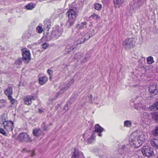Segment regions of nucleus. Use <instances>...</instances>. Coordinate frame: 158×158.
Here are the masks:
<instances>
[{
	"mask_svg": "<svg viewBox=\"0 0 158 158\" xmlns=\"http://www.w3.org/2000/svg\"><path fill=\"white\" fill-rule=\"evenodd\" d=\"M145 139L143 133L140 131L133 132L131 136L129 141L130 144L136 148H138L142 144Z\"/></svg>",
	"mask_w": 158,
	"mask_h": 158,
	"instance_id": "obj_1",
	"label": "nucleus"
},
{
	"mask_svg": "<svg viewBox=\"0 0 158 158\" xmlns=\"http://www.w3.org/2000/svg\"><path fill=\"white\" fill-rule=\"evenodd\" d=\"M66 15L68 17L67 22L70 26L73 25L74 23L77 16V13L76 11V9H70L66 13Z\"/></svg>",
	"mask_w": 158,
	"mask_h": 158,
	"instance_id": "obj_2",
	"label": "nucleus"
},
{
	"mask_svg": "<svg viewBox=\"0 0 158 158\" xmlns=\"http://www.w3.org/2000/svg\"><path fill=\"white\" fill-rule=\"evenodd\" d=\"M141 150L143 155L148 157H151L154 154L153 149L149 146L143 147Z\"/></svg>",
	"mask_w": 158,
	"mask_h": 158,
	"instance_id": "obj_3",
	"label": "nucleus"
},
{
	"mask_svg": "<svg viewBox=\"0 0 158 158\" xmlns=\"http://www.w3.org/2000/svg\"><path fill=\"white\" fill-rule=\"evenodd\" d=\"M23 52V59L26 63H28L31 59V54L29 50L24 48L22 50Z\"/></svg>",
	"mask_w": 158,
	"mask_h": 158,
	"instance_id": "obj_4",
	"label": "nucleus"
},
{
	"mask_svg": "<svg viewBox=\"0 0 158 158\" xmlns=\"http://www.w3.org/2000/svg\"><path fill=\"white\" fill-rule=\"evenodd\" d=\"M135 40L134 38H130L125 40L123 43L125 48H129L133 47L135 45Z\"/></svg>",
	"mask_w": 158,
	"mask_h": 158,
	"instance_id": "obj_5",
	"label": "nucleus"
},
{
	"mask_svg": "<svg viewBox=\"0 0 158 158\" xmlns=\"http://www.w3.org/2000/svg\"><path fill=\"white\" fill-rule=\"evenodd\" d=\"M2 124L3 125L4 129L8 131L12 130L14 126V123L10 121H5L3 122Z\"/></svg>",
	"mask_w": 158,
	"mask_h": 158,
	"instance_id": "obj_6",
	"label": "nucleus"
},
{
	"mask_svg": "<svg viewBox=\"0 0 158 158\" xmlns=\"http://www.w3.org/2000/svg\"><path fill=\"white\" fill-rule=\"evenodd\" d=\"M18 139L20 141L27 142L30 141V139L28 135L26 133H22L20 134L18 137Z\"/></svg>",
	"mask_w": 158,
	"mask_h": 158,
	"instance_id": "obj_7",
	"label": "nucleus"
},
{
	"mask_svg": "<svg viewBox=\"0 0 158 158\" xmlns=\"http://www.w3.org/2000/svg\"><path fill=\"white\" fill-rule=\"evenodd\" d=\"M72 158H79V157L81 158H83L84 157L83 153L77 148L74 149L73 151L72 152Z\"/></svg>",
	"mask_w": 158,
	"mask_h": 158,
	"instance_id": "obj_8",
	"label": "nucleus"
},
{
	"mask_svg": "<svg viewBox=\"0 0 158 158\" xmlns=\"http://www.w3.org/2000/svg\"><path fill=\"white\" fill-rule=\"evenodd\" d=\"M24 103L27 105H30L32 103V100H35L34 97L33 96H27L23 98Z\"/></svg>",
	"mask_w": 158,
	"mask_h": 158,
	"instance_id": "obj_9",
	"label": "nucleus"
},
{
	"mask_svg": "<svg viewBox=\"0 0 158 158\" xmlns=\"http://www.w3.org/2000/svg\"><path fill=\"white\" fill-rule=\"evenodd\" d=\"M156 85H150L149 87V91L152 96L156 95L158 93V90L156 87Z\"/></svg>",
	"mask_w": 158,
	"mask_h": 158,
	"instance_id": "obj_10",
	"label": "nucleus"
},
{
	"mask_svg": "<svg viewBox=\"0 0 158 158\" xmlns=\"http://www.w3.org/2000/svg\"><path fill=\"white\" fill-rule=\"evenodd\" d=\"M74 80L73 79H71L68 83L66 84L64 87L62 88L57 93L59 94V93H62L67 90L70 87L71 85L73 83Z\"/></svg>",
	"mask_w": 158,
	"mask_h": 158,
	"instance_id": "obj_11",
	"label": "nucleus"
},
{
	"mask_svg": "<svg viewBox=\"0 0 158 158\" xmlns=\"http://www.w3.org/2000/svg\"><path fill=\"white\" fill-rule=\"evenodd\" d=\"M62 32V29L59 26H57L55 29L53 31L52 35L55 36L57 38L61 35Z\"/></svg>",
	"mask_w": 158,
	"mask_h": 158,
	"instance_id": "obj_12",
	"label": "nucleus"
},
{
	"mask_svg": "<svg viewBox=\"0 0 158 158\" xmlns=\"http://www.w3.org/2000/svg\"><path fill=\"white\" fill-rule=\"evenodd\" d=\"M103 128L102 127L98 124H96L95 126V131L98 133V135L101 137L102 135L101 133L103 131Z\"/></svg>",
	"mask_w": 158,
	"mask_h": 158,
	"instance_id": "obj_13",
	"label": "nucleus"
},
{
	"mask_svg": "<svg viewBox=\"0 0 158 158\" xmlns=\"http://www.w3.org/2000/svg\"><path fill=\"white\" fill-rule=\"evenodd\" d=\"M48 78L46 76H40L39 78V82L41 85L45 84L48 81Z\"/></svg>",
	"mask_w": 158,
	"mask_h": 158,
	"instance_id": "obj_14",
	"label": "nucleus"
},
{
	"mask_svg": "<svg viewBox=\"0 0 158 158\" xmlns=\"http://www.w3.org/2000/svg\"><path fill=\"white\" fill-rule=\"evenodd\" d=\"M90 37V36L89 35V34L88 33H87L85 34L83 38L81 39H80L79 40L77 41V43L75 44L77 45L78 44H80L84 43L85 42V40H88Z\"/></svg>",
	"mask_w": 158,
	"mask_h": 158,
	"instance_id": "obj_15",
	"label": "nucleus"
},
{
	"mask_svg": "<svg viewBox=\"0 0 158 158\" xmlns=\"http://www.w3.org/2000/svg\"><path fill=\"white\" fill-rule=\"evenodd\" d=\"M4 93L5 95L8 97L11 96L13 94V89L11 86H9L4 90Z\"/></svg>",
	"mask_w": 158,
	"mask_h": 158,
	"instance_id": "obj_16",
	"label": "nucleus"
},
{
	"mask_svg": "<svg viewBox=\"0 0 158 158\" xmlns=\"http://www.w3.org/2000/svg\"><path fill=\"white\" fill-rule=\"evenodd\" d=\"M124 0H114V3L115 8H119L124 2Z\"/></svg>",
	"mask_w": 158,
	"mask_h": 158,
	"instance_id": "obj_17",
	"label": "nucleus"
},
{
	"mask_svg": "<svg viewBox=\"0 0 158 158\" xmlns=\"http://www.w3.org/2000/svg\"><path fill=\"white\" fill-rule=\"evenodd\" d=\"M151 145L154 148L158 149V139H154L151 141Z\"/></svg>",
	"mask_w": 158,
	"mask_h": 158,
	"instance_id": "obj_18",
	"label": "nucleus"
},
{
	"mask_svg": "<svg viewBox=\"0 0 158 158\" xmlns=\"http://www.w3.org/2000/svg\"><path fill=\"white\" fill-rule=\"evenodd\" d=\"M51 21L49 19H46L44 21V27L48 29L51 26Z\"/></svg>",
	"mask_w": 158,
	"mask_h": 158,
	"instance_id": "obj_19",
	"label": "nucleus"
},
{
	"mask_svg": "<svg viewBox=\"0 0 158 158\" xmlns=\"http://www.w3.org/2000/svg\"><path fill=\"white\" fill-rule=\"evenodd\" d=\"M35 6V4L33 3H30L25 6L26 9L29 10H31L34 8Z\"/></svg>",
	"mask_w": 158,
	"mask_h": 158,
	"instance_id": "obj_20",
	"label": "nucleus"
},
{
	"mask_svg": "<svg viewBox=\"0 0 158 158\" xmlns=\"http://www.w3.org/2000/svg\"><path fill=\"white\" fill-rule=\"evenodd\" d=\"M149 109L151 110H158V101L155 103H154L153 105L150 106Z\"/></svg>",
	"mask_w": 158,
	"mask_h": 158,
	"instance_id": "obj_21",
	"label": "nucleus"
},
{
	"mask_svg": "<svg viewBox=\"0 0 158 158\" xmlns=\"http://www.w3.org/2000/svg\"><path fill=\"white\" fill-rule=\"evenodd\" d=\"M86 22H84L78 24L77 27L80 29H83L86 27Z\"/></svg>",
	"mask_w": 158,
	"mask_h": 158,
	"instance_id": "obj_22",
	"label": "nucleus"
},
{
	"mask_svg": "<svg viewBox=\"0 0 158 158\" xmlns=\"http://www.w3.org/2000/svg\"><path fill=\"white\" fill-rule=\"evenodd\" d=\"M75 48V47L73 45H68L66 47L65 50L66 52L69 53L72 50H73Z\"/></svg>",
	"mask_w": 158,
	"mask_h": 158,
	"instance_id": "obj_23",
	"label": "nucleus"
},
{
	"mask_svg": "<svg viewBox=\"0 0 158 158\" xmlns=\"http://www.w3.org/2000/svg\"><path fill=\"white\" fill-rule=\"evenodd\" d=\"M124 126L127 127H130L132 126V123L130 120H126L124 122Z\"/></svg>",
	"mask_w": 158,
	"mask_h": 158,
	"instance_id": "obj_24",
	"label": "nucleus"
},
{
	"mask_svg": "<svg viewBox=\"0 0 158 158\" xmlns=\"http://www.w3.org/2000/svg\"><path fill=\"white\" fill-rule=\"evenodd\" d=\"M73 99V100L74 101L75 98H73V96L72 97L71 99L69 102H68L64 106V110H68V105H70L71 104V100Z\"/></svg>",
	"mask_w": 158,
	"mask_h": 158,
	"instance_id": "obj_25",
	"label": "nucleus"
},
{
	"mask_svg": "<svg viewBox=\"0 0 158 158\" xmlns=\"http://www.w3.org/2000/svg\"><path fill=\"white\" fill-rule=\"evenodd\" d=\"M148 64H151L155 62L153 60V57L152 56L148 57L147 59Z\"/></svg>",
	"mask_w": 158,
	"mask_h": 158,
	"instance_id": "obj_26",
	"label": "nucleus"
},
{
	"mask_svg": "<svg viewBox=\"0 0 158 158\" xmlns=\"http://www.w3.org/2000/svg\"><path fill=\"white\" fill-rule=\"evenodd\" d=\"M95 137L94 135V132H93L91 136L88 139V142L89 143H92L95 140Z\"/></svg>",
	"mask_w": 158,
	"mask_h": 158,
	"instance_id": "obj_27",
	"label": "nucleus"
},
{
	"mask_svg": "<svg viewBox=\"0 0 158 158\" xmlns=\"http://www.w3.org/2000/svg\"><path fill=\"white\" fill-rule=\"evenodd\" d=\"M153 119L158 121V112L153 113L152 114Z\"/></svg>",
	"mask_w": 158,
	"mask_h": 158,
	"instance_id": "obj_28",
	"label": "nucleus"
},
{
	"mask_svg": "<svg viewBox=\"0 0 158 158\" xmlns=\"http://www.w3.org/2000/svg\"><path fill=\"white\" fill-rule=\"evenodd\" d=\"M36 30L38 33L40 34L43 32V29L41 27L38 26L36 27Z\"/></svg>",
	"mask_w": 158,
	"mask_h": 158,
	"instance_id": "obj_29",
	"label": "nucleus"
},
{
	"mask_svg": "<svg viewBox=\"0 0 158 158\" xmlns=\"http://www.w3.org/2000/svg\"><path fill=\"white\" fill-rule=\"evenodd\" d=\"M102 8L101 5L98 3H95L94 4V8L95 9L97 10H101Z\"/></svg>",
	"mask_w": 158,
	"mask_h": 158,
	"instance_id": "obj_30",
	"label": "nucleus"
},
{
	"mask_svg": "<svg viewBox=\"0 0 158 158\" xmlns=\"http://www.w3.org/2000/svg\"><path fill=\"white\" fill-rule=\"evenodd\" d=\"M91 17L93 19L98 20L100 19V17L98 15L95 14L93 13L91 16Z\"/></svg>",
	"mask_w": 158,
	"mask_h": 158,
	"instance_id": "obj_31",
	"label": "nucleus"
},
{
	"mask_svg": "<svg viewBox=\"0 0 158 158\" xmlns=\"http://www.w3.org/2000/svg\"><path fill=\"white\" fill-rule=\"evenodd\" d=\"M6 101L4 99L0 100V107H2L6 105Z\"/></svg>",
	"mask_w": 158,
	"mask_h": 158,
	"instance_id": "obj_32",
	"label": "nucleus"
},
{
	"mask_svg": "<svg viewBox=\"0 0 158 158\" xmlns=\"http://www.w3.org/2000/svg\"><path fill=\"white\" fill-rule=\"evenodd\" d=\"M1 119L2 122V123L4 121H6V120L7 119L6 114H4L1 116Z\"/></svg>",
	"mask_w": 158,
	"mask_h": 158,
	"instance_id": "obj_33",
	"label": "nucleus"
},
{
	"mask_svg": "<svg viewBox=\"0 0 158 158\" xmlns=\"http://www.w3.org/2000/svg\"><path fill=\"white\" fill-rule=\"evenodd\" d=\"M23 60V58H19L15 61V64L18 65L21 64L22 63Z\"/></svg>",
	"mask_w": 158,
	"mask_h": 158,
	"instance_id": "obj_34",
	"label": "nucleus"
},
{
	"mask_svg": "<svg viewBox=\"0 0 158 158\" xmlns=\"http://www.w3.org/2000/svg\"><path fill=\"white\" fill-rule=\"evenodd\" d=\"M8 99L9 100H10V102L11 104H14L16 101V100L14 99L11 96H9L8 97Z\"/></svg>",
	"mask_w": 158,
	"mask_h": 158,
	"instance_id": "obj_35",
	"label": "nucleus"
},
{
	"mask_svg": "<svg viewBox=\"0 0 158 158\" xmlns=\"http://www.w3.org/2000/svg\"><path fill=\"white\" fill-rule=\"evenodd\" d=\"M40 131V129H35L33 130V133L35 136H37L38 132Z\"/></svg>",
	"mask_w": 158,
	"mask_h": 158,
	"instance_id": "obj_36",
	"label": "nucleus"
},
{
	"mask_svg": "<svg viewBox=\"0 0 158 158\" xmlns=\"http://www.w3.org/2000/svg\"><path fill=\"white\" fill-rule=\"evenodd\" d=\"M41 46L42 48H43L44 50H45L48 47V45L47 43H45L42 44Z\"/></svg>",
	"mask_w": 158,
	"mask_h": 158,
	"instance_id": "obj_37",
	"label": "nucleus"
},
{
	"mask_svg": "<svg viewBox=\"0 0 158 158\" xmlns=\"http://www.w3.org/2000/svg\"><path fill=\"white\" fill-rule=\"evenodd\" d=\"M41 127L44 130H46L47 129V127L44 122H43L41 125Z\"/></svg>",
	"mask_w": 158,
	"mask_h": 158,
	"instance_id": "obj_38",
	"label": "nucleus"
},
{
	"mask_svg": "<svg viewBox=\"0 0 158 158\" xmlns=\"http://www.w3.org/2000/svg\"><path fill=\"white\" fill-rule=\"evenodd\" d=\"M0 133L4 135H6L5 131L2 128H0Z\"/></svg>",
	"mask_w": 158,
	"mask_h": 158,
	"instance_id": "obj_39",
	"label": "nucleus"
},
{
	"mask_svg": "<svg viewBox=\"0 0 158 158\" xmlns=\"http://www.w3.org/2000/svg\"><path fill=\"white\" fill-rule=\"evenodd\" d=\"M53 72V71L52 70H50V69H48L47 70V73L50 75H52Z\"/></svg>",
	"mask_w": 158,
	"mask_h": 158,
	"instance_id": "obj_40",
	"label": "nucleus"
},
{
	"mask_svg": "<svg viewBox=\"0 0 158 158\" xmlns=\"http://www.w3.org/2000/svg\"><path fill=\"white\" fill-rule=\"evenodd\" d=\"M155 134L158 135V126L156 127L155 130Z\"/></svg>",
	"mask_w": 158,
	"mask_h": 158,
	"instance_id": "obj_41",
	"label": "nucleus"
},
{
	"mask_svg": "<svg viewBox=\"0 0 158 158\" xmlns=\"http://www.w3.org/2000/svg\"><path fill=\"white\" fill-rule=\"evenodd\" d=\"M80 56V54L79 53H77V54H76L75 56V58L76 59H77L79 58L80 57H77L78 56Z\"/></svg>",
	"mask_w": 158,
	"mask_h": 158,
	"instance_id": "obj_42",
	"label": "nucleus"
},
{
	"mask_svg": "<svg viewBox=\"0 0 158 158\" xmlns=\"http://www.w3.org/2000/svg\"><path fill=\"white\" fill-rule=\"evenodd\" d=\"M92 95L91 94L90 95V96L89 97V99L90 100L91 102H92V101H91V99L92 98Z\"/></svg>",
	"mask_w": 158,
	"mask_h": 158,
	"instance_id": "obj_43",
	"label": "nucleus"
},
{
	"mask_svg": "<svg viewBox=\"0 0 158 158\" xmlns=\"http://www.w3.org/2000/svg\"><path fill=\"white\" fill-rule=\"evenodd\" d=\"M89 27H92L93 26V24L91 22H89Z\"/></svg>",
	"mask_w": 158,
	"mask_h": 158,
	"instance_id": "obj_44",
	"label": "nucleus"
},
{
	"mask_svg": "<svg viewBox=\"0 0 158 158\" xmlns=\"http://www.w3.org/2000/svg\"><path fill=\"white\" fill-rule=\"evenodd\" d=\"M138 107H137V108L138 109L139 108H140L141 107V105L140 104H139V103H138Z\"/></svg>",
	"mask_w": 158,
	"mask_h": 158,
	"instance_id": "obj_45",
	"label": "nucleus"
},
{
	"mask_svg": "<svg viewBox=\"0 0 158 158\" xmlns=\"http://www.w3.org/2000/svg\"><path fill=\"white\" fill-rule=\"evenodd\" d=\"M2 92V90L1 87H0V95L1 94Z\"/></svg>",
	"mask_w": 158,
	"mask_h": 158,
	"instance_id": "obj_46",
	"label": "nucleus"
},
{
	"mask_svg": "<svg viewBox=\"0 0 158 158\" xmlns=\"http://www.w3.org/2000/svg\"><path fill=\"white\" fill-rule=\"evenodd\" d=\"M52 75H50V77H49L50 79H51L52 78Z\"/></svg>",
	"mask_w": 158,
	"mask_h": 158,
	"instance_id": "obj_47",
	"label": "nucleus"
},
{
	"mask_svg": "<svg viewBox=\"0 0 158 158\" xmlns=\"http://www.w3.org/2000/svg\"><path fill=\"white\" fill-rule=\"evenodd\" d=\"M125 146H124V145H123V146H122V148H125Z\"/></svg>",
	"mask_w": 158,
	"mask_h": 158,
	"instance_id": "obj_48",
	"label": "nucleus"
},
{
	"mask_svg": "<svg viewBox=\"0 0 158 158\" xmlns=\"http://www.w3.org/2000/svg\"><path fill=\"white\" fill-rule=\"evenodd\" d=\"M39 111L40 113H41L42 112V110H40V109L39 110Z\"/></svg>",
	"mask_w": 158,
	"mask_h": 158,
	"instance_id": "obj_49",
	"label": "nucleus"
},
{
	"mask_svg": "<svg viewBox=\"0 0 158 158\" xmlns=\"http://www.w3.org/2000/svg\"><path fill=\"white\" fill-rule=\"evenodd\" d=\"M135 107H136V106L137 105V104H136V103H135Z\"/></svg>",
	"mask_w": 158,
	"mask_h": 158,
	"instance_id": "obj_50",
	"label": "nucleus"
},
{
	"mask_svg": "<svg viewBox=\"0 0 158 158\" xmlns=\"http://www.w3.org/2000/svg\"><path fill=\"white\" fill-rule=\"evenodd\" d=\"M83 137H84V135H83Z\"/></svg>",
	"mask_w": 158,
	"mask_h": 158,
	"instance_id": "obj_51",
	"label": "nucleus"
}]
</instances>
